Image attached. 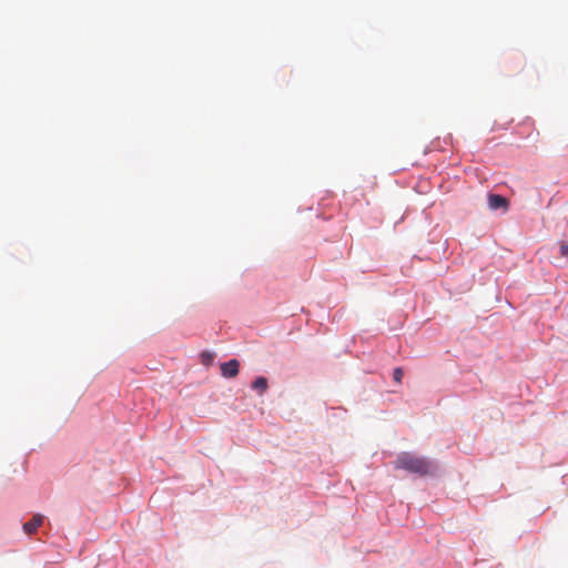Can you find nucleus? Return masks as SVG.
<instances>
[{"instance_id": "obj_4", "label": "nucleus", "mask_w": 568, "mask_h": 568, "mask_svg": "<svg viewBox=\"0 0 568 568\" xmlns=\"http://www.w3.org/2000/svg\"><path fill=\"white\" fill-rule=\"evenodd\" d=\"M252 388L263 395L268 388V382L265 377L260 376L252 383Z\"/></svg>"}, {"instance_id": "obj_2", "label": "nucleus", "mask_w": 568, "mask_h": 568, "mask_svg": "<svg viewBox=\"0 0 568 568\" xmlns=\"http://www.w3.org/2000/svg\"><path fill=\"white\" fill-rule=\"evenodd\" d=\"M220 369L223 377L233 378L239 374L240 362L237 359H230L229 362L222 363Z\"/></svg>"}, {"instance_id": "obj_1", "label": "nucleus", "mask_w": 568, "mask_h": 568, "mask_svg": "<svg viewBox=\"0 0 568 568\" xmlns=\"http://www.w3.org/2000/svg\"><path fill=\"white\" fill-rule=\"evenodd\" d=\"M395 467L409 473L425 476L433 473L434 465L426 458L415 456L410 453H402L395 460Z\"/></svg>"}, {"instance_id": "obj_6", "label": "nucleus", "mask_w": 568, "mask_h": 568, "mask_svg": "<svg viewBox=\"0 0 568 568\" xmlns=\"http://www.w3.org/2000/svg\"><path fill=\"white\" fill-rule=\"evenodd\" d=\"M560 254L562 256H568V244L565 242L560 243Z\"/></svg>"}, {"instance_id": "obj_3", "label": "nucleus", "mask_w": 568, "mask_h": 568, "mask_svg": "<svg viewBox=\"0 0 568 568\" xmlns=\"http://www.w3.org/2000/svg\"><path fill=\"white\" fill-rule=\"evenodd\" d=\"M488 206L490 210L503 209L506 211L508 209V200L499 194H490L488 196Z\"/></svg>"}, {"instance_id": "obj_7", "label": "nucleus", "mask_w": 568, "mask_h": 568, "mask_svg": "<svg viewBox=\"0 0 568 568\" xmlns=\"http://www.w3.org/2000/svg\"><path fill=\"white\" fill-rule=\"evenodd\" d=\"M37 523H38V526L41 525V517L38 515V519H37Z\"/></svg>"}, {"instance_id": "obj_5", "label": "nucleus", "mask_w": 568, "mask_h": 568, "mask_svg": "<svg viewBox=\"0 0 568 568\" xmlns=\"http://www.w3.org/2000/svg\"><path fill=\"white\" fill-rule=\"evenodd\" d=\"M403 376H404V372L400 367H397L394 369L393 377H394L395 382L400 383Z\"/></svg>"}]
</instances>
